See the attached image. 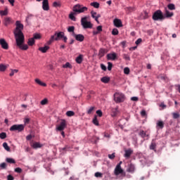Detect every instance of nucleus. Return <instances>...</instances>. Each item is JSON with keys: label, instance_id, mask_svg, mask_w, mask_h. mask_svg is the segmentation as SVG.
<instances>
[{"label": "nucleus", "instance_id": "nucleus-1", "mask_svg": "<svg viewBox=\"0 0 180 180\" xmlns=\"http://www.w3.org/2000/svg\"><path fill=\"white\" fill-rule=\"evenodd\" d=\"M15 29L14 30V36L15 40H17V42H20L23 41V37H25V35L23 34V32H22L23 30V24L20 22V21L17 20L15 22Z\"/></svg>", "mask_w": 180, "mask_h": 180}, {"label": "nucleus", "instance_id": "nucleus-2", "mask_svg": "<svg viewBox=\"0 0 180 180\" xmlns=\"http://www.w3.org/2000/svg\"><path fill=\"white\" fill-rule=\"evenodd\" d=\"M81 25L84 29H92L94 25L90 21H88V17H84L81 19Z\"/></svg>", "mask_w": 180, "mask_h": 180}, {"label": "nucleus", "instance_id": "nucleus-3", "mask_svg": "<svg viewBox=\"0 0 180 180\" xmlns=\"http://www.w3.org/2000/svg\"><path fill=\"white\" fill-rule=\"evenodd\" d=\"M153 20H162L165 19V17L162 14V11L161 10L156 11L153 15Z\"/></svg>", "mask_w": 180, "mask_h": 180}, {"label": "nucleus", "instance_id": "nucleus-4", "mask_svg": "<svg viewBox=\"0 0 180 180\" xmlns=\"http://www.w3.org/2000/svg\"><path fill=\"white\" fill-rule=\"evenodd\" d=\"M114 101L116 103L124 102V94L122 93H115L114 94Z\"/></svg>", "mask_w": 180, "mask_h": 180}, {"label": "nucleus", "instance_id": "nucleus-5", "mask_svg": "<svg viewBox=\"0 0 180 180\" xmlns=\"http://www.w3.org/2000/svg\"><path fill=\"white\" fill-rule=\"evenodd\" d=\"M86 11H88V8L82 7L79 4H77L73 7V11L76 13H84Z\"/></svg>", "mask_w": 180, "mask_h": 180}, {"label": "nucleus", "instance_id": "nucleus-6", "mask_svg": "<svg viewBox=\"0 0 180 180\" xmlns=\"http://www.w3.org/2000/svg\"><path fill=\"white\" fill-rule=\"evenodd\" d=\"M25 130V125L23 124H14L11 127L10 131H23Z\"/></svg>", "mask_w": 180, "mask_h": 180}, {"label": "nucleus", "instance_id": "nucleus-7", "mask_svg": "<svg viewBox=\"0 0 180 180\" xmlns=\"http://www.w3.org/2000/svg\"><path fill=\"white\" fill-rule=\"evenodd\" d=\"M67 127V121L65 120H60V124L56 127L58 131H63Z\"/></svg>", "mask_w": 180, "mask_h": 180}, {"label": "nucleus", "instance_id": "nucleus-8", "mask_svg": "<svg viewBox=\"0 0 180 180\" xmlns=\"http://www.w3.org/2000/svg\"><path fill=\"white\" fill-rule=\"evenodd\" d=\"M114 174L115 175H116V176H117V175H120V174L122 175H123L124 176H126V173H124V172L123 171V169H122V166H120V165H117L115 171H114Z\"/></svg>", "mask_w": 180, "mask_h": 180}, {"label": "nucleus", "instance_id": "nucleus-9", "mask_svg": "<svg viewBox=\"0 0 180 180\" xmlns=\"http://www.w3.org/2000/svg\"><path fill=\"white\" fill-rule=\"evenodd\" d=\"M16 44L19 49L21 50H27L29 49V46L26 44L23 45V43H25V37H23L22 41H20L19 42L15 39Z\"/></svg>", "mask_w": 180, "mask_h": 180}, {"label": "nucleus", "instance_id": "nucleus-10", "mask_svg": "<svg viewBox=\"0 0 180 180\" xmlns=\"http://www.w3.org/2000/svg\"><path fill=\"white\" fill-rule=\"evenodd\" d=\"M139 136L144 140H148L150 139V134H147V131H145L144 130H140L139 131Z\"/></svg>", "mask_w": 180, "mask_h": 180}, {"label": "nucleus", "instance_id": "nucleus-11", "mask_svg": "<svg viewBox=\"0 0 180 180\" xmlns=\"http://www.w3.org/2000/svg\"><path fill=\"white\" fill-rule=\"evenodd\" d=\"M0 45L4 50H8L9 49V44H8L5 39H0Z\"/></svg>", "mask_w": 180, "mask_h": 180}, {"label": "nucleus", "instance_id": "nucleus-12", "mask_svg": "<svg viewBox=\"0 0 180 180\" xmlns=\"http://www.w3.org/2000/svg\"><path fill=\"white\" fill-rule=\"evenodd\" d=\"M52 36H54L55 41H58V40H60V39H63V37H64V32H56Z\"/></svg>", "mask_w": 180, "mask_h": 180}, {"label": "nucleus", "instance_id": "nucleus-13", "mask_svg": "<svg viewBox=\"0 0 180 180\" xmlns=\"http://www.w3.org/2000/svg\"><path fill=\"white\" fill-rule=\"evenodd\" d=\"M42 9L44 11H50V6H49V0H44L42 1Z\"/></svg>", "mask_w": 180, "mask_h": 180}, {"label": "nucleus", "instance_id": "nucleus-14", "mask_svg": "<svg viewBox=\"0 0 180 180\" xmlns=\"http://www.w3.org/2000/svg\"><path fill=\"white\" fill-rule=\"evenodd\" d=\"M73 35L77 41H84V40H85V37L82 34H74Z\"/></svg>", "mask_w": 180, "mask_h": 180}, {"label": "nucleus", "instance_id": "nucleus-15", "mask_svg": "<svg viewBox=\"0 0 180 180\" xmlns=\"http://www.w3.org/2000/svg\"><path fill=\"white\" fill-rule=\"evenodd\" d=\"M124 157L128 160V158H130L131 156V154H133V150L131 149H127L124 150Z\"/></svg>", "mask_w": 180, "mask_h": 180}, {"label": "nucleus", "instance_id": "nucleus-16", "mask_svg": "<svg viewBox=\"0 0 180 180\" xmlns=\"http://www.w3.org/2000/svg\"><path fill=\"white\" fill-rule=\"evenodd\" d=\"M117 58V55L115 53L107 54V60H112L115 61Z\"/></svg>", "mask_w": 180, "mask_h": 180}, {"label": "nucleus", "instance_id": "nucleus-17", "mask_svg": "<svg viewBox=\"0 0 180 180\" xmlns=\"http://www.w3.org/2000/svg\"><path fill=\"white\" fill-rule=\"evenodd\" d=\"M119 114V107L111 109V116L112 117H116Z\"/></svg>", "mask_w": 180, "mask_h": 180}, {"label": "nucleus", "instance_id": "nucleus-18", "mask_svg": "<svg viewBox=\"0 0 180 180\" xmlns=\"http://www.w3.org/2000/svg\"><path fill=\"white\" fill-rule=\"evenodd\" d=\"M136 169V167H134V165L133 164H129L128 165V168L127 169V172H130L131 174H134V171Z\"/></svg>", "mask_w": 180, "mask_h": 180}, {"label": "nucleus", "instance_id": "nucleus-19", "mask_svg": "<svg viewBox=\"0 0 180 180\" xmlns=\"http://www.w3.org/2000/svg\"><path fill=\"white\" fill-rule=\"evenodd\" d=\"M113 22L116 27H122L123 26V25L122 24V20L120 19L115 18Z\"/></svg>", "mask_w": 180, "mask_h": 180}, {"label": "nucleus", "instance_id": "nucleus-20", "mask_svg": "<svg viewBox=\"0 0 180 180\" xmlns=\"http://www.w3.org/2000/svg\"><path fill=\"white\" fill-rule=\"evenodd\" d=\"M172 16H174V13H171V12H169V11H168V10H165V15H164V17H165V18H172Z\"/></svg>", "mask_w": 180, "mask_h": 180}, {"label": "nucleus", "instance_id": "nucleus-21", "mask_svg": "<svg viewBox=\"0 0 180 180\" xmlns=\"http://www.w3.org/2000/svg\"><path fill=\"white\" fill-rule=\"evenodd\" d=\"M50 49V46H45L44 47H39V51H41V53H47V50Z\"/></svg>", "mask_w": 180, "mask_h": 180}, {"label": "nucleus", "instance_id": "nucleus-22", "mask_svg": "<svg viewBox=\"0 0 180 180\" xmlns=\"http://www.w3.org/2000/svg\"><path fill=\"white\" fill-rule=\"evenodd\" d=\"M84 60V56L82 55H79V56H77L75 59L76 63H77V64H81L82 63Z\"/></svg>", "mask_w": 180, "mask_h": 180}, {"label": "nucleus", "instance_id": "nucleus-23", "mask_svg": "<svg viewBox=\"0 0 180 180\" xmlns=\"http://www.w3.org/2000/svg\"><path fill=\"white\" fill-rule=\"evenodd\" d=\"M11 23H12V18L7 17L4 19L5 26H8V25H11Z\"/></svg>", "mask_w": 180, "mask_h": 180}, {"label": "nucleus", "instance_id": "nucleus-24", "mask_svg": "<svg viewBox=\"0 0 180 180\" xmlns=\"http://www.w3.org/2000/svg\"><path fill=\"white\" fill-rule=\"evenodd\" d=\"M101 82H103V84H108L110 81V77H103L101 79Z\"/></svg>", "mask_w": 180, "mask_h": 180}, {"label": "nucleus", "instance_id": "nucleus-25", "mask_svg": "<svg viewBox=\"0 0 180 180\" xmlns=\"http://www.w3.org/2000/svg\"><path fill=\"white\" fill-rule=\"evenodd\" d=\"M155 148H157V143L154 141V139H153L150 145V150H153L155 151Z\"/></svg>", "mask_w": 180, "mask_h": 180}, {"label": "nucleus", "instance_id": "nucleus-26", "mask_svg": "<svg viewBox=\"0 0 180 180\" xmlns=\"http://www.w3.org/2000/svg\"><path fill=\"white\" fill-rule=\"evenodd\" d=\"M107 53L106 49H101L98 52V56H99V57L102 58V57H103V56H105V53Z\"/></svg>", "mask_w": 180, "mask_h": 180}, {"label": "nucleus", "instance_id": "nucleus-27", "mask_svg": "<svg viewBox=\"0 0 180 180\" xmlns=\"http://www.w3.org/2000/svg\"><path fill=\"white\" fill-rule=\"evenodd\" d=\"M71 148H71L70 146L66 145L64 148H61L60 149V150L61 153H64V152H65V151H70V150Z\"/></svg>", "mask_w": 180, "mask_h": 180}, {"label": "nucleus", "instance_id": "nucleus-28", "mask_svg": "<svg viewBox=\"0 0 180 180\" xmlns=\"http://www.w3.org/2000/svg\"><path fill=\"white\" fill-rule=\"evenodd\" d=\"M43 146L41 144H40V143L39 142H35L32 144V147L33 148H41Z\"/></svg>", "mask_w": 180, "mask_h": 180}, {"label": "nucleus", "instance_id": "nucleus-29", "mask_svg": "<svg viewBox=\"0 0 180 180\" xmlns=\"http://www.w3.org/2000/svg\"><path fill=\"white\" fill-rule=\"evenodd\" d=\"M35 82L38 84V85H40L41 86H47V84H46V83H43L39 79H35Z\"/></svg>", "mask_w": 180, "mask_h": 180}, {"label": "nucleus", "instance_id": "nucleus-30", "mask_svg": "<svg viewBox=\"0 0 180 180\" xmlns=\"http://www.w3.org/2000/svg\"><path fill=\"white\" fill-rule=\"evenodd\" d=\"M6 162H8V164H15L16 161L13 158H7L6 159Z\"/></svg>", "mask_w": 180, "mask_h": 180}, {"label": "nucleus", "instance_id": "nucleus-31", "mask_svg": "<svg viewBox=\"0 0 180 180\" xmlns=\"http://www.w3.org/2000/svg\"><path fill=\"white\" fill-rule=\"evenodd\" d=\"M157 127H159V129H164V122H162V121H158Z\"/></svg>", "mask_w": 180, "mask_h": 180}, {"label": "nucleus", "instance_id": "nucleus-32", "mask_svg": "<svg viewBox=\"0 0 180 180\" xmlns=\"http://www.w3.org/2000/svg\"><path fill=\"white\" fill-rule=\"evenodd\" d=\"M1 16H6L8 15V8H6L4 11H0Z\"/></svg>", "mask_w": 180, "mask_h": 180}, {"label": "nucleus", "instance_id": "nucleus-33", "mask_svg": "<svg viewBox=\"0 0 180 180\" xmlns=\"http://www.w3.org/2000/svg\"><path fill=\"white\" fill-rule=\"evenodd\" d=\"M34 43H35L34 38H30L28 39L27 44L29 46H33V44H34Z\"/></svg>", "mask_w": 180, "mask_h": 180}, {"label": "nucleus", "instance_id": "nucleus-34", "mask_svg": "<svg viewBox=\"0 0 180 180\" xmlns=\"http://www.w3.org/2000/svg\"><path fill=\"white\" fill-rule=\"evenodd\" d=\"M91 6H94V8H96V9H98L99 8V3L94 1L90 4Z\"/></svg>", "mask_w": 180, "mask_h": 180}, {"label": "nucleus", "instance_id": "nucleus-35", "mask_svg": "<svg viewBox=\"0 0 180 180\" xmlns=\"http://www.w3.org/2000/svg\"><path fill=\"white\" fill-rule=\"evenodd\" d=\"M3 147L4 149H6V151H11V148L9 147V146H8V143L4 142L3 143Z\"/></svg>", "mask_w": 180, "mask_h": 180}, {"label": "nucleus", "instance_id": "nucleus-36", "mask_svg": "<svg viewBox=\"0 0 180 180\" xmlns=\"http://www.w3.org/2000/svg\"><path fill=\"white\" fill-rule=\"evenodd\" d=\"M74 15H75V13H71L69 15V18L71 20H73V22H75V20H77V18H75V16Z\"/></svg>", "mask_w": 180, "mask_h": 180}, {"label": "nucleus", "instance_id": "nucleus-37", "mask_svg": "<svg viewBox=\"0 0 180 180\" xmlns=\"http://www.w3.org/2000/svg\"><path fill=\"white\" fill-rule=\"evenodd\" d=\"M168 9H169L170 11H175V4H169L167 6Z\"/></svg>", "mask_w": 180, "mask_h": 180}, {"label": "nucleus", "instance_id": "nucleus-38", "mask_svg": "<svg viewBox=\"0 0 180 180\" xmlns=\"http://www.w3.org/2000/svg\"><path fill=\"white\" fill-rule=\"evenodd\" d=\"M6 68H8V67L4 64H0V71L1 72H4V71H5L6 70Z\"/></svg>", "mask_w": 180, "mask_h": 180}, {"label": "nucleus", "instance_id": "nucleus-39", "mask_svg": "<svg viewBox=\"0 0 180 180\" xmlns=\"http://www.w3.org/2000/svg\"><path fill=\"white\" fill-rule=\"evenodd\" d=\"M74 30H75V27L74 26H70L68 28V32H69V33H73L74 34Z\"/></svg>", "mask_w": 180, "mask_h": 180}, {"label": "nucleus", "instance_id": "nucleus-40", "mask_svg": "<svg viewBox=\"0 0 180 180\" xmlns=\"http://www.w3.org/2000/svg\"><path fill=\"white\" fill-rule=\"evenodd\" d=\"M75 115V112H74V111H71V110H69L66 112V115L68 117H71V116H74Z\"/></svg>", "mask_w": 180, "mask_h": 180}, {"label": "nucleus", "instance_id": "nucleus-41", "mask_svg": "<svg viewBox=\"0 0 180 180\" xmlns=\"http://www.w3.org/2000/svg\"><path fill=\"white\" fill-rule=\"evenodd\" d=\"M93 123L94 124H95L96 126H98L99 125V122L98 121V117H96V115L94 117V118L93 119Z\"/></svg>", "mask_w": 180, "mask_h": 180}, {"label": "nucleus", "instance_id": "nucleus-42", "mask_svg": "<svg viewBox=\"0 0 180 180\" xmlns=\"http://www.w3.org/2000/svg\"><path fill=\"white\" fill-rule=\"evenodd\" d=\"M173 119H179L180 115L178 112H172Z\"/></svg>", "mask_w": 180, "mask_h": 180}, {"label": "nucleus", "instance_id": "nucleus-43", "mask_svg": "<svg viewBox=\"0 0 180 180\" xmlns=\"http://www.w3.org/2000/svg\"><path fill=\"white\" fill-rule=\"evenodd\" d=\"M94 176L96 178H102L103 176V174L99 172H97L95 173Z\"/></svg>", "mask_w": 180, "mask_h": 180}, {"label": "nucleus", "instance_id": "nucleus-44", "mask_svg": "<svg viewBox=\"0 0 180 180\" xmlns=\"http://www.w3.org/2000/svg\"><path fill=\"white\" fill-rule=\"evenodd\" d=\"M122 57L124 60H126L127 61H130V56L124 53L122 55Z\"/></svg>", "mask_w": 180, "mask_h": 180}, {"label": "nucleus", "instance_id": "nucleus-45", "mask_svg": "<svg viewBox=\"0 0 180 180\" xmlns=\"http://www.w3.org/2000/svg\"><path fill=\"white\" fill-rule=\"evenodd\" d=\"M112 34H113V36H117V34H119V30L116 28L113 29L112 31Z\"/></svg>", "mask_w": 180, "mask_h": 180}, {"label": "nucleus", "instance_id": "nucleus-46", "mask_svg": "<svg viewBox=\"0 0 180 180\" xmlns=\"http://www.w3.org/2000/svg\"><path fill=\"white\" fill-rule=\"evenodd\" d=\"M19 72V70L15 69V70H12L11 73H10V77H13V75H15V74Z\"/></svg>", "mask_w": 180, "mask_h": 180}, {"label": "nucleus", "instance_id": "nucleus-47", "mask_svg": "<svg viewBox=\"0 0 180 180\" xmlns=\"http://www.w3.org/2000/svg\"><path fill=\"white\" fill-rule=\"evenodd\" d=\"M124 73L126 75H129L130 74V68H124Z\"/></svg>", "mask_w": 180, "mask_h": 180}, {"label": "nucleus", "instance_id": "nucleus-48", "mask_svg": "<svg viewBox=\"0 0 180 180\" xmlns=\"http://www.w3.org/2000/svg\"><path fill=\"white\" fill-rule=\"evenodd\" d=\"M0 139H1V140H4V139H6V133L1 132L0 134Z\"/></svg>", "mask_w": 180, "mask_h": 180}, {"label": "nucleus", "instance_id": "nucleus-49", "mask_svg": "<svg viewBox=\"0 0 180 180\" xmlns=\"http://www.w3.org/2000/svg\"><path fill=\"white\" fill-rule=\"evenodd\" d=\"M113 67V64L110 62L108 63V71H112V68Z\"/></svg>", "mask_w": 180, "mask_h": 180}, {"label": "nucleus", "instance_id": "nucleus-50", "mask_svg": "<svg viewBox=\"0 0 180 180\" xmlns=\"http://www.w3.org/2000/svg\"><path fill=\"white\" fill-rule=\"evenodd\" d=\"M95 110V107H91L88 110H87V115H91L94 110Z\"/></svg>", "mask_w": 180, "mask_h": 180}, {"label": "nucleus", "instance_id": "nucleus-51", "mask_svg": "<svg viewBox=\"0 0 180 180\" xmlns=\"http://www.w3.org/2000/svg\"><path fill=\"white\" fill-rule=\"evenodd\" d=\"M115 157H116V153H115L108 155V158H110V160H115Z\"/></svg>", "mask_w": 180, "mask_h": 180}, {"label": "nucleus", "instance_id": "nucleus-52", "mask_svg": "<svg viewBox=\"0 0 180 180\" xmlns=\"http://www.w3.org/2000/svg\"><path fill=\"white\" fill-rule=\"evenodd\" d=\"M63 68H71V64L70 63L67 62L65 65H63Z\"/></svg>", "mask_w": 180, "mask_h": 180}, {"label": "nucleus", "instance_id": "nucleus-53", "mask_svg": "<svg viewBox=\"0 0 180 180\" xmlns=\"http://www.w3.org/2000/svg\"><path fill=\"white\" fill-rule=\"evenodd\" d=\"M49 100L47 98H44L41 101V105H47Z\"/></svg>", "mask_w": 180, "mask_h": 180}, {"label": "nucleus", "instance_id": "nucleus-54", "mask_svg": "<svg viewBox=\"0 0 180 180\" xmlns=\"http://www.w3.org/2000/svg\"><path fill=\"white\" fill-rule=\"evenodd\" d=\"M41 37L39 35V34H34L32 39H34H34L37 40V39H40Z\"/></svg>", "mask_w": 180, "mask_h": 180}, {"label": "nucleus", "instance_id": "nucleus-55", "mask_svg": "<svg viewBox=\"0 0 180 180\" xmlns=\"http://www.w3.org/2000/svg\"><path fill=\"white\" fill-rule=\"evenodd\" d=\"M0 168H1V169H6V163L3 162L0 165Z\"/></svg>", "mask_w": 180, "mask_h": 180}, {"label": "nucleus", "instance_id": "nucleus-56", "mask_svg": "<svg viewBox=\"0 0 180 180\" xmlns=\"http://www.w3.org/2000/svg\"><path fill=\"white\" fill-rule=\"evenodd\" d=\"M15 172L18 174H22V169L20 167H17L15 169Z\"/></svg>", "mask_w": 180, "mask_h": 180}, {"label": "nucleus", "instance_id": "nucleus-57", "mask_svg": "<svg viewBox=\"0 0 180 180\" xmlns=\"http://www.w3.org/2000/svg\"><path fill=\"white\" fill-rule=\"evenodd\" d=\"M126 11H128L129 12H134V7H127Z\"/></svg>", "mask_w": 180, "mask_h": 180}, {"label": "nucleus", "instance_id": "nucleus-58", "mask_svg": "<svg viewBox=\"0 0 180 180\" xmlns=\"http://www.w3.org/2000/svg\"><path fill=\"white\" fill-rule=\"evenodd\" d=\"M96 114L98 115V116H99V117H102V115H103L102 110H98L96 111Z\"/></svg>", "mask_w": 180, "mask_h": 180}, {"label": "nucleus", "instance_id": "nucleus-59", "mask_svg": "<svg viewBox=\"0 0 180 180\" xmlns=\"http://www.w3.org/2000/svg\"><path fill=\"white\" fill-rule=\"evenodd\" d=\"M143 41V39H141V38L138 39L136 42L135 44H136V46H139V44H140V43H141Z\"/></svg>", "mask_w": 180, "mask_h": 180}, {"label": "nucleus", "instance_id": "nucleus-60", "mask_svg": "<svg viewBox=\"0 0 180 180\" xmlns=\"http://www.w3.org/2000/svg\"><path fill=\"white\" fill-rule=\"evenodd\" d=\"M54 40V36H51L50 40L48 41V44H51Z\"/></svg>", "mask_w": 180, "mask_h": 180}, {"label": "nucleus", "instance_id": "nucleus-61", "mask_svg": "<svg viewBox=\"0 0 180 180\" xmlns=\"http://www.w3.org/2000/svg\"><path fill=\"white\" fill-rule=\"evenodd\" d=\"M141 115L143 117L147 116V112H146V110H143L141 112Z\"/></svg>", "mask_w": 180, "mask_h": 180}, {"label": "nucleus", "instance_id": "nucleus-62", "mask_svg": "<svg viewBox=\"0 0 180 180\" xmlns=\"http://www.w3.org/2000/svg\"><path fill=\"white\" fill-rule=\"evenodd\" d=\"M53 6H54L55 8H57V6H60V3H58L57 1H54L53 3Z\"/></svg>", "mask_w": 180, "mask_h": 180}, {"label": "nucleus", "instance_id": "nucleus-63", "mask_svg": "<svg viewBox=\"0 0 180 180\" xmlns=\"http://www.w3.org/2000/svg\"><path fill=\"white\" fill-rule=\"evenodd\" d=\"M7 179H8V180H14L15 178L13 177V176L9 174V175L7 176Z\"/></svg>", "mask_w": 180, "mask_h": 180}, {"label": "nucleus", "instance_id": "nucleus-64", "mask_svg": "<svg viewBox=\"0 0 180 180\" xmlns=\"http://www.w3.org/2000/svg\"><path fill=\"white\" fill-rule=\"evenodd\" d=\"M101 68L103 71H106V66L103 64H101Z\"/></svg>", "mask_w": 180, "mask_h": 180}]
</instances>
